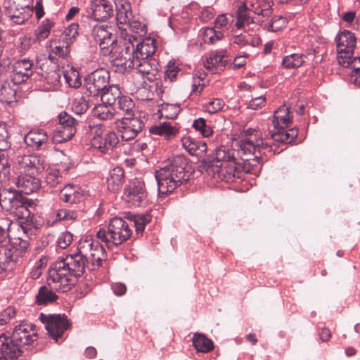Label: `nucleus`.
Listing matches in <instances>:
<instances>
[{
  "label": "nucleus",
  "instance_id": "obj_1",
  "mask_svg": "<svg viewBox=\"0 0 360 360\" xmlns=\"http://www.w3.org/2000/svg\"><path fill=\"white\" fill-rule=\"evenodd\" d=\"M237 150L221 146L216 148L212 154L202 162L201 168L209 176L218 178L227 183L234 181L236 177L240 178L241 167L236 162L237 156L241 153L240 158L245 161L264 148V143L260 133L255 129H248L240 139L236 143Z\"/></svg>",
  "mask_w": 360,
  "mask_h": 360
},
{
  "label": "nucleus",
  "instance_id": "obj_2",
  "mask_svg": "<svg viewBox=\"0 0 360 360\" xmlns=\"http://www.w3.org/2000/svg\"><path fill=\"white\" fill-rule=\"evenodd\" d=\"M86 262L77 252L54 262L49 270L47 283L56 291L68 292L75 278L84 272Z\"/></svg>",
  "mask_w": 360,
  "mask_h": 360
},
{
  "label": "nucleus",
  "instance_id": "obj_3",
  "mask_svg": "<svg viewBox=\"0 0 360 360\" xmlns=\"http://www.w3.org/2000/svg\"><path fill=\"white\" fill-rule=\"evenodd\" d=\"M191 173V167L184 157H174L169 164L155 172L159 193L167 195L172 193L189 180Z\"/></svg>",
  "mask_w": 360,
  "mask_h": 360
},
{
  "label": "nucleus",
  "instance_id": "obj_4",
  "mask_svg": "<svg viewBox=\"0 0 360 360\" xmlns=\"http://www.w3.org/2000/svg\"><path fill=\"white\" fill-rule=\"evenodd\" d=\"M132 231L129 224L120 217L112 218L108 224V230L100 229L96 236L106 243L108 248L119 246L131 236Z\"/></svg>",
  "mask_w": 360,
  "mask_h": 360
},
{
  "label": "nucleus",
  "instance_id": "obj_5",
  "mask_svg": "<svg viewBox=\"0 0 360 360\" xmlns=\"http://www.w3.org/2000/svg\"><path fill=\"white\" fill-rule=\"evenodd\" d=\"M77 253L86 262V268L93 271L102 265L105 260V250L98 241L92 238L79 240Z\"/></svg>",
  "mask_w": 360,
  "mask_h": 360
},
{
  "label": "nucleus",
  "instance_id": "obj_6",
  "mask_svg": "<svg viewBox=\"0 0 360 360\" xmlns=\"http://www.w3.org/2000/svg\"><path fill=\"white\" fill-rule=\"evenodd\" d=\"M27 200L18 191L11 188L0 189V206L4 210L22 215L28 212Z\"/></svg>",
  "mask_w": 360,
  "mask_h": 360
},
{
  "label": "nucleus",
  "instance_id": "obj_7",
  "mask_svg": "<svg viewBox=\"0 0 360 360\" xmlns=\"http://www.w3.org/2000/svg\"><path fill=\"white\" fill-rule=\"evenodd\" d=\"M39 320L45 325L49 335L56 341L62 337L64 332L69 329L71 323L65 314H44L41 313Z\"/></svg>",
  "mask_w": 360,
  "mask_h": 360
},
{
  "label": "nucleus",
  "instance_id": "obj_8",
  "mask_svg": "<svg viewBox=\"0 0 360 360\" xmlns=\"http://www.w3.org/2000/svg\"><path fill=\"white\" fill-rule=\"evenodd\" d=\"M144 117L133 115L132 117H124L115 122L116 129L123 141L134 139L143 130L145 123Z\"/></svg>",
  "mask_w": 360,
  "mask_h": 360
},
{
  "label": "nucleus",
  "instance_id": "obj_9",
  "mask_svg": "<svg viewBox=\"0 0 360 360\" xmlns=\"http://www.w3.org/2000/svg\"><path fill=\"white\" fill-rule=\"evenodd\" d=\"M91 36L98 43L103 55H110L116 49L117 37L113 33L112 27L96 25L92 29Z\"/></svg>",
  "mask_w": 360,
  "mask_h": 360
},
{
  "label": "nucleus",
  "instance_id": "obj_10",
  "mask_svg": "<svg viewBox=\"0 0 360 360\" xmlns=\"http://www.w3.org/2000/svg\"><path fill=\"white\" fill-rule=\"evenodd\" d=\"M110 82V73L105 69H98L84 79L86 93L89 96H99Z\"/></svg>",
  "mask_w": 360,
  "mask_h": 360
},
{
  "label": "nucleus",
  "instance_id": "obj_11",
  "mask_svg": "<svg viewBox=\"0 0 360 360\" xmlns=\"http://www.w3.org/2000/svg\"><path fill=\"white\" fill-rule=\"evenodd\" d=\"M336 42L338 63L347 68L349 63L347 60L353 54L356 44V37L352 32L344 30L336 37Z\"/></svg>",
  "mask_w": 360,
  "mask_h": 360
},
{
  "label": "nucleus",
  "instance_id": "obj_12",
  "mask_svg": "<svg viewBox=\"0 0 360 360\" xmlns=\"http://www.w3.org/2000/svg\"><path fill=\"white\" fill-rule=\"evenodd\" d=\"M121 65L136 70L150 82L155 80L159 74L158 63L154 58H135L129 63H122Z\"/></svg>",
  "mask_w": 360,
  "mask_h": 360
},
{
  "label": "nucleus",
  "instance_id": "obj_13",
  "mask_svg": "<svg viewBox=\"0 0 360 360\" xmlns=\"http://www.w3.org/2000/svg\"><path fill=\"white\" fill-rule=\"evenodd\" d=\"M34 328V324L23 321L15 326L11 335L8 337L22 349L24 346L30 345L37 340V333Z\"/></svg>",
  "mask_w": 360,
  "mask_h": 360
},
{
  "label": "nucleus",
  "instance_id": "obj_14",
  "mask_svg": "<svg viewBox=\"0 0 360 360\" xmlns=\"http://www.w3.org/2000/svg\"><path fill=\"white\" fill-rule=\"evenodd\" d=\"M146 197L144 182L139 179L131 180L124 188L123 198L130 206H140Z\"/></svg>",
  "mask_w": 360,
  "mask_h": 360
},
{
  "label": "nucleus",
  "instance_id": "obj_15",
  "mask_svg": "<svg viewBox=\"0 0 360 360\" xmlns=\"http://www.w3.org/2000/svg\"><path fill=\"white\" fill-rule=\"evenodd\" d=\"M34 65L29 59L23 58L15 62L11 75V82L14 84H20L26 82L33 75Z\"/></svg>",
  "mask_w": 360,
  "mask_h": 360
},
{
  "label": "nucleus",
  "instance_id": "obj_16",
  "mask_svg": "<svg viewBox=\"0 0 360 360\" xmlns=\"http://www.w3.org/2000/svg\"><path fill=\"white\" fill-rule=\"evenodd\" d=\"M18 164L22 174H38L44 169V161L37 155L18 157Z\"/></svg>",
  "mask_w": 360,
  "mask_h": 360
},
{
  "label": "nucleus",
  "instance_id": "obj_17",
  "mask_svg": "<svg viewBox=\"0 0 360 360\" xmlns=\"http://www.w3.org/2000/svg\"><path fill=\"white\" fill-rule=\"evenodd\" d=\"M22 354V349L8 336L0 335V360H13Z\"/></svg>",
  "mask_w": 360,
  "mask_h": 360
},
{
  "label": "nucleus",
  "instance_id": "obj_18",
  "mask_svg": "<svg viewBox=\"0 0 360 360\" xmlns=\"http://www.w3.org/2000/svg\"><path fill=\"white\" fill-rule=\"evenodd\" d=\"M3 6L5 15L12 23L15 25L25 23L32 15L22 8L20 9V7L15 6V2H11V0H5Z\"/></svg>",
  "mask_w": 360,
  "mask_h": 360
},
{
  "label": "nucleus",
  "instance_id": "obj_19",
  "mask_svg": "<svg viewBox=\"0 0 360 360\" xmlns=\"http://www.w3.org/2000/svg\"><path fill=\"white\" fill-rule=\"evenodd\" d=\"M91 9L94 19L97 21H105L113 15L112 6L107 0L92 1Z\"/></svg>",
  "mask_w": 360,
  "mask_h": 360
},
{
  "label": "nucleus",
  "instance_id": "obj_20",
  "mask_svg": "<svg viewBox=\"0 0 360 360\" xmlns=\"http://www.w3.org/2000/svg\"><path fill=\"white\" fill-rule=\"evenodd\" d=\"M36 174H22L16 181L19 192L29 195L37 191L40 187V181L34 176Z\"/></svg>",
  "mask_w": 360,
  "mask_h": 360
},
{
  "label": "nucleus",
  "instance_id": "obj_21",
  "mask_svg": "<svg viewBox=\"0 0 360 360\" xmlns=\"http://www.w3.org/2000/svg\"><path fill=\"white\" fill-rule=\"evenodd\" d=\"M156 40L150 37H146L136 46L135 58H153L152 56L157 49Z\"/></svg>",
  "mask_w": 360,
  "mask_h": 360
},
{
  "label": "nucleus",
  "instance_id": "obj_22",
  "mask_svg": "<svg viewBox=\"0 0 360 360\" xmlns=\"http://www.w3.org/2000/svg\"><path fill=\"white\" fill-rule=\"evenodd\" d=\"M24 141L28 147L39 150L47 142L48 136L42 129H34L25 135Z\"/></svg>",
  "mask_w": 360,
  "mask_h": 360
},
{
  "label": "nucleus",
  "instance_id": "obj_23",
  "mask_svg": "<svg viewBox=\"0 0 360 360\" xmlns=\"http://www.w3.org/2000/svg\"><path fill=\"white\" fill-rule=\"evenodd\" d=\"M9 241L14 249L18 248L20 255L25 252L29 245L28 236L25 228L18 227L17 233L11 231Z\"/></svg>",
  "mask_w": 360,
  "mask_h": 360
},
{
  "label": "nucleus",
  "instance_id": "obj_24",
  "mask_svg": "<svg viewBox=\"0 0 360 360\" xmlns=\"http://www.w3.org/2000/svg\"><path fill=\"white\" fill-rule=\"evenodd\" d=\"M20 255H21L18 252V248L0 245V273L6 270L10 262H17Z\"/></svg>",
  "mask_w": 360,
  "mask_h": 360
},
{
  "label": "nucleus",
  "instance_id": "obj_25",
  "mask_svg": "<svg viewBox=\"0 0 360 360\" xmlns=\"http://www.w3.org/2000/svg\"><path fill=\"white\" fill-rule=\"evenodd\" d=\"M183 147L191 155L199 156L207 149V144L204 141H199L191 136L182 138Z\"/></svg>",
  "mask_w": 360,
  "mask_h": 360
},
{
  "label": "nucleus",
  "instance_id": "obj_26",
  "mask_svg": "<svg viewBox=\"0 0 360 360\" xmlns=\"http://www.w3.org/2000/svg\"><path fill=\"white\" fill-rule=\"evenodd\" d=\"M124 178V172L122 168L116 167L110 172L107 178V186L108 190L115 192L121 188Z\"/></svg>",
  "mask_w": 360,
  "mask_h": 360
},
{
  "label": "nucleus",
  "instance_id": "obj_27",
  "mask_svg": "<svg viewBox=\"0 0 360 360\" xmlns=\"http://www.w3.org/2000/svg\"><path fill=\"white\" fill-rule=\"evenodd\" d=\"M99 96L103 103L112 105L122 96V92L117 85L109 84Z\"/></svg>",
  "mask_w": 360,
  "mask_h": 360
},
{
  "label": "nucleus",
  "instance_id": "obj_28",
  "mask_svg": "<svg viewBox=\"0 0 360 360\" xmlns=\"http://www.w3.org/2000/svg\"><path fill=\"white\" fill-rule=\"evenodd\" d=\"M291 122L292 116L288 107L282 105L274 112L272 120L274 127H288Z\"/></svg>",
  "mask_w": 360,
  "mask_h": 360
},
{
  "label": "nucleus",
  "instance_id": "obj_29",
  "mask_svg": "<svg viewBox=\"0 0 360 360\" xmlns=\"http://www.w3.org/2000/svg\"><path fill=\"white\" fill-rule=\"evenodd\" d=\"M116 10V19L119 28L122 30H127V25H129V23L133 18L131 4L117 8Z\"/></svg>",
  "mask_w": 360,
  "mask_h": 360
},
{
  "label": "nucleus",
  "instance_id": "obj_30",
  "mask_svg": "<svg viewBox=\"0 0 360 360\" xmlns=\"http://www.w3.org/2000/svg\"><path fill=\"white\" fill-rule=\"evenodd\" d=\"M60 198L65 202L76 203L82 200V195L77 187L69 184L60 190Z\"/></svg>",
  "mask_w": 360,
  "mask_h": 360
},
{
  "label": "nucleus",
  "instance_id": "obj_31",
  "mask_svg": "<svg viewBox=\"0 0 360 360\" xmlns=\"http://www.w3.org/2000/svg\"><path fill=\"white\" fill-rule=\"evenodd\" d=\"M193 345L197 352L207 353L214 349L213 342L205 335L195 333L193 337Z\"/></svg>",
  "mask_w": 360,
  "mask_h": 360
},
{
  "label": "nucleus",
  "instance_id": "obj_32",
  "mask_svg": "<svg viewBox=\"0 0 360 360\" xmlns=\"http://www.w3.org/2000/svg\"><path fill=\"white\" fill-rule=\"evenodd\" d=\"M48 285L49 287L46 285L41 286L36 295V302L39 305H46L56 301L58 298V296L53 291V288L49 284ZM54 290H56L54 289Z\"/></svg>",
  "mask_w": 360,
  "mask_h": 360
},
{
  "label": "nucleus",
  "instance_id": "obj_33",
  "mask_svg": "<svg viewBox=\"0 0 360 360\" xmlns=\"http://www.w3.org/2000/svg\"><path fill=\"white\" fill-rule=\"evenodd\" d=\"M0 100L8 104L16 102V89L11 87L9 83L4 82L0 88Z\"/></svg>",
  "mask_w": 360,
  "mask_h": 360
},
{
  "label": "nucleus",
  "instance_id": "obj_34",
  "mask_svg": "<svg viewBox=\"0 0 360 360\" xmlns=\"http://www.w3.org/2000/svg\"><path fill=\"white\" fill-rule=\"evenodd\" d=\"M149 131L151 134L165 136L167 139L174 136L177 132V129L175 127L167 122H164L158 126H153L150 128Z\"/></svg>",
  "mask_w": 360,
  "mask_h": 360
},
{
  "label": "nucleus",
  "instance_id": "obj_35",
  "mask_svg": "<svg viewBox=\"0 0 360 360\" xmlns=\"http://www.w3.org/2000/svg\"><path fill=\"white\" fill-rule=\"evenodd\" d=\"M76 132V129H62L58 127L53 132L52 139L54 143H61L70 140Z\"/></svg>",
  "mask_w": 360,
  "mask_h": 360
},
{
  "label": "nucleus",
  "instance_id": "obj_36",
  "mask_svg": "<svg viewBox=\"0 0 360 360\" xmlns=\"http://www.w3.org/2000/svg\"><path fill=\"white\" fill-rule=\"evenodd\" d=\"M93 116L101 120H111L114 116L112 109L108 104L101 103L96 105L92 110Z\"/></svg>",
  "mask_w": 360,
  "mask_h": 360
},
{
  "label": "nucleus",
  "instance_id": "obj_37",
  "mask_svg": "<svg viewBox=\"0 0 360 360\" xmlns=\"http://www.w3.org/2000/svg\"><path fill=\"white\" fill-rule=\"evenodd\" d=\"M202 39L205 43L213 44L221 40L224 37V34L221 31H217L212 27H206L202 32Z\"/></svg>",
  "mask_w": 360,
  "mask_h": 360
},
{
  "label": "nucleus",
  "instance_id": "obj_38",
  "mask_svg": "<svg viewBox=\"0 0 360 360\" xmlns=\"http://www.w3.org/2000/svg\"><path fill=\"white\" fill-rule=\"evenodd\" d=\"M224 57V53L221 51L219 54H215L207 58L205 62V68L214 73L217 71L219 65L224 66L223 58Z\"/></svg>",
  "mask_w": 360,
  "mask_h": 360
},
{
  "label": "nucleus",
  "instance_id": "obj_39",
  "mask_svg": "<svg viewBox=\"0 0 360 360\" xmlns=\"http://www.w3.org/2000/svg\"><path fill=\"white\" fill-rule=\"evenodd\" d=\"M304 63L303 55L293 53L285 56L283 59L282 65L285 68H297L302 66Z\"/></svg>",
  "mask_w": 360,
  "mask_h": 360
},
{
  "label": "nucleus",
  "instance_id": "obj_40",
  "mask_svg": "<svg viewBox=\"0 0 360 360\" xmlns=\"http://www.w3.org/2000/svg\"><path fill=\"white\" fill-rule=\"evenodd\" d=\"M135 51L136 49L131 40H125L124 41L123 48L120 53V60H124V63L132 61V59H135Z\"/></svg>",
  "mask_w": 360,
  "mask_h": 360
},
{
  "label": "nucleus",
  "instance_id": "obj_41",
  "mask_svg": "<svg viewBox=\"0 0 360 360\" xmlns=\"http://www.w3.org/2000/svg\"><path fill=\"white\" fill-rule=\"evenodd\" d=\"M118 108L120 110L125 112V117H132L135 104L134 101L128 96H122L117 101Z\"/></svg>",
  "mask_w": 360,
  "mask_h": 360
},
{
  "label": "nucleus",
  "instance_id": "obj_42",
  "mask_svg": "<svg viewBox=\"0 0 360 360\" xmlns=\"http://www.w3.org/2000/svg\"><path fill=\"white\" fill-rule=\"evenodd\" d=\"M286 19L282 16H274L271 20L264 25L263 28L268 32H278L285 26Z\"/></svg>",
  "mask_w": 360,
  "mask_h": 360
},
{
  "label": "nucleus",
  "instance_id": "obj_43",
  "mask_svg": "<svg viewBox=\"0 0 360 360\" xmlns=\"http://www.w3.org/2000/svg\"><path fill=\"white\" fill-rule=\"evenodd\" d=\"M347 60L349 63L347 67L353 69L352 77H356L354 83L360 86V56L354 58H352V56H349Z\"/></svg>",
  "mask_w": 360,
  "mask_h": 360
},
{
  "label": "nucleus",
  "instance_id": "obj_44",
  "mask_svg": "<svg viewBox=\"0 0 360 360\" xmlns=\"http://www.w3.org/2000/svg\"><path fill=\"white\" fill-rule=\"evenodd\" d=\"M150 221V216L148 214L145 215H134L130 219L133 222V225L136 228V233H142L145 229L147 223Z\"/></svg>",
  "mask_w": 360,
  "mask_h": 360
},
{
  "label": "nucleus",
  "instance_id": "obj_45",
  "mask_svg": "<svg viewBox=\"0 0 360 360\" xmlns=\"http://www.w3.org/2000/svg\"><path fill=\"white\" fill-rule=\"evenodd\" d=\"M58 120L60 124L58 127L64 129L69 128L75 129V126L77 124V120L65 112L59 114Z\"/></svg>",
  "mask_w": 360,
  "mask_h": 360
},
{
  "label": "nucleus",
  "instance_id": "obj_46",
  "mask_svg": "<svg viewBox=\"0 0 360 360\" xmlns=\"http://www.w3.org/2000/svg\"><path fill=\"white\" fill-rule=\"evenodd\" d=\"M88 108V101H86L83 96H79L75 98L72 104V110L77 115H82L84 113Z\"/></svg>",
  "mask_w": 360,
  "mask_h": 360
},
{
  "label": "nucleus",
  "instance_id": "obj_47",
  "mask_svg": "<svg viewBox=\"0 0 360 360\" xmlns=\"http://www.w3.org/2000/svg\"><path fill=\"white\" fill-rule=\"evenodd\" d=\"M78 25L77 24H71L64 30V43L70 44L78 36Z\"/></svg>",
  "mask_w": 360,
  "mask_h": 360
},
{
  "label": "nucleus",
  "instance_id": "obj_48",
  "mask_svg": "<svg viewBox=\"0 0 360 360\" xmlns=\"http://www.w3.org/2000/svg\"><path fill=\"white\" fill-rule=\"evenodd\" d=\"M53 23L49 20H46L45 21H43L41 25L38 28V32H37V37L39 39H46L49 34H50V31L51 30V28L53 27Z\"/></svg>",
  "mask_w": 360,
  "mask_h": 360
},
{
  "label": "nucleus",
  "instance_id": "obj_49",
  "mask_svg": "<svg viewBox=\"0 0 360 360\" xmlns=\"http://www.w3.org/2000/svg\"><path fill=\"white\" fill-rule=\"evenodd\" d=\"M233 43L240 46H254L253 38L248 33L236 35L233 39Z\"/></svg>",
  "mask_w": 360,
  "mask_h": 360
},
{
  "label": "nucleus",
  "instance_id": "obj_50",
  "mask_svg": "<svg viewBox=\"0 0 360 360\" xmlns=\"http://www.w3.org/2000/svg\"><path fill=\"white\" fill-rule=\"evenodd\" d=\"M162 114L168 119H174L180 112L179 105L177 104H166L162 107Z\"/></svg>",
  "mask_w": 360,
  "mask_h": 360
},
{
  "label": "nucleus",
  "instance_id": "obj_51",
  "mask_svg": "<svg viewBox=\"0 0 360 360\" xmlns=\"http://www.w3.org/2000/svg\"><path fill=\"white\" fill-rule=\"evenodd\" d=\"M288 127H274V129L270 130L271 139L276 142H284L285 129Z\"/></svg>",
  "mask_w": 360,
  "mask_h": 360
},
{
  "label": "nucleus",
  "instance_id": "obj_52",
  "mask_svg": "<svg viewBox=\"0 0 360 360\" xmlns=\"http://www.w3.org/2000/svg\"><path fill=\"white\" fill-rule=\"evenodd\" d=\"M127 29L131 30L133 32L139 34L140 36H143L146 33V27L145 25L138 20H134L133 18L129 23V25H127Z\"/></svg>",
  "mask_w": 360,
  "mask_h": 360
},
{
  "label": "nucleus",
  "instance_id": "obj_53",
  "mask_svg": "<svg viewBox=\"0 0 360 360\" xmlns=\"http://www.w3.org/2000/svg\"><path fill=\"white\" fill-rule=\"evenodd\" d=\"M77 217V213L75 211L61 209L56 214V221L75 220Z\"/></svg>",
  "mask_w": 360,
  "mask_h": 360
},
{
  "label": "nucleus",
  "instance_id": "obj_54",
  "mask_svg": "<svg viewBox=\"0 0 360 360\" xmlns=\"http://www.w3.org/2000/svg\"><path fill=\"white\" fill-rule=\"evenodd\" d=\"M72 239V234L69 231H65L58 237L57 240L58 245L61 249H65L71 244Z\"/></svg>",
  "mask_w": 360,
  "mask_h": 360
},
{
  "label": "nucleus",
  "instance_id": "obj_55",
  "mask_svg": "<svg viewBox=\"0 0 360 360\" xmlns=\"http://www.w3.org/2000/svg\"><path fill=\"white\" fill-rule=\"evenodd\" d=\"M224 105V103L222 100L219 98L213 99L210 101L205 106V110L210 114H214L221 109Z\"/></svg>",
  "mask_w": 360,
  "mask_h": 360
},
{
  "label": "nucleus",
  "instance_id": "obj_56",
  "mask_svg": "<svg viewBox=\"0 0 360 360\" xmlns=\"http://www.w3.org/2000/svg\"><path fill=\"white\" fill-rule=\"evenodd\" d=\"M60 179L61 176H59L58 170L50 169L45 177V182L50 186L53 187L59 183Z\"/></svg>",
  "mask_w": 360,
  "mask_h": 360
},
{
  "label": "nucleus",
  "instance_id": "obj_57",
  "mask_svg": "<svg viewBox=\"0 0 360 360\" xmlns=\"http://www.w3.org/2000/svg\"><path fill=\"white\" fill-rule=\"evenodd\" d=\"M11 165L6 160H0L1 181H7L11 175Z\"/></svg>",
  "mask_w": 360,
  "mask_h": 360
},
{
  "label": "nucleus",
  "instance_id": "obj_58",
  "mask_svg": "<svg viewBox=\"0 0 360 360\" xmlns=\"http://www.w3.org/2000/svg\"><path fill=\"white\" fill-rule=\"evenodd\" d=\"M179 71V68L175 65V63L169 61L165 72V79H169L170 82L173 81Z\"/></svg>",
  "mask_w": 360,
  "mask_h": 360
},
{
  "label": "nucleus",
  "instance_id": "obj_59",
  "mask_svg": "<svg viewBox=\"0 0 360 360\" xmlns=\"http://www.w3.org/2000/svg\"><path fill=\"white\" fill-rule=\"evenodd\" d=\"M91 145L94 148H98L101 153H105L108 150L107 145L105 144V136H93L91 139Z\"/></svg>",
  "mask_w": 360,
  "mask_h": 360
},
{
  "label": "nucleus",
  "instance_id": "obj_60",
  "mask_svg": "<svg viewBox=\"0 0 360 360\" xmlns=\"http://www.w3.org/2000/svg\"><path fill=\"white\" fill-rule=\"evenodd\" d=\"M252 11L254 13L262 16V18L269 17L272 13V9L270 6H265L264 8H262L259 5L255 7L254 4H252Z\"/></svg>",
  "mask_w": 360,
  "mask_h": 360
},
{
  "label": "nucleus",
  "instance_id": "obj_61",
  "mask_svg": "<svg viewBox=\"0 0 360 360\" xmlns=\"http://www.w3.org/2000/svg\"><path fill=\"white\" fill-rule=\"evenodd\" d=\"M105 144L108 150H111L119 143L117 135L115 132H109L105 135Z\"/></svg>",
  "mask_w": 360,
  "mask_h": 360
},
{
  "label": "nucleus",
  "instance_id": "obj_62",
  "mask_svg": "<svg viewBox=\"0 0 360 360\" xmlns=\"http://www.w3.org/2000/svg\"><path fill=\"white\" fill-rule=\"evenodd\" d=\"M248 11H249V8L247 6V4L245 2L242 3L239 6L238 11H237V15H236L237 18L248 23L249 18H250L249 15H248Z\"/></svg>",
  "mask_w": 360,
  "mask_h": 360
},
{
  "label": "nucleus",
  "instance_id": "obj_63",
  "mask_svg": "<svg viewBox=\"0 0 360 360\" xmlns=\"http://www.w3.org/2000/svg\"><path fill=\"white\" fill-rule=\"evenodd\" d=\"M15 315V310L14 308L11 307L6 308L1 314L0 324H6Z\"/></svg>",
  "mask_w": 360,
  "mask_h": 360
},
{
  "label": "nucleus",
  "instance_id": "obj_64",
  "mask_svg": "<svg viewBox=\"0 0 360 360\" xmlns=\"http://www.w3.org/2000/svg\"><path fill=\"white\" fill-rule=\"evenodd\" d=\"M44 78L47 83L51 84H56L59 82L60 76L56 70H51L46 73Z\"/></svg>",
  "mask_w": 360,
  "mask_h": 360
}]
</instances>
